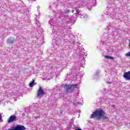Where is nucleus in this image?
Returning <instances> with one entry per match:
<instances>
[{"label":"nucleus","mask_w":130,"mask_h":130,"mask_svg":"<svg viewBox=\"0 0 130 130\" xmlns=\"http://www.w3.org/2000/svg\"><path fill=\"white\" fill-rule=\"evenodd\" d=\"M64 30V26H58V31H56L55 32V34L56 35H57V37H56V40H58V42L60 43L62 40H63V37H64V31L63 30Z\"/></svg>","instance_id":"1"},{"label":"nucleus","mask_w":130,"mask_h":130,"mask_svg":"<svg viewBox=\"0 0 130 130\" xmlns=\"http://www.w3.org/2000/svg\"><path fill=\"white\" fill-rule=\"evenodd\" d=\"M78 86H79V84L72 85L65 84L64 85H62L64 90H66V93H73V92H74V90H75L76 88H78Z\"/></svg>","instance_id":"2"},{"label":"nucleus","mask_w":130,"mask_h":130,"mask_svg":"<svg viewBox=\"0 0 130 130\" xmlns=\"http://www.w3.org/2000/svg\"><path fill=\"white\" fill-rule=\"evenodd\" d=\"M105 113L104 112V111H103L101 109H98L95 110L94 112L91 115L90 118H95L96 116H103L104 118H107L105 116Z\"/></svg>","instance_id":"3"},{"label":"nucleus","mask_w":130,"mask_h":130,"mask_svg":"<svg viewBox=\"0 0 130 130\" xmlns=\"http://www.w3.org/2000/svg\"><path fill=\"white\" fill-rule=\"evenodd\" d=\"M78 48L79 49V60H83L84 58H85V56H87V53L84 52L85 51V50L82 47H78Z\"/></svg>","instance_id":"4"},{"label":"nucleus","mask_w":130,"mask_h":130,"mask_svg":"<svg viewBox=\"0 0 130 130\" xmlns=\"http://www.w3.org/2000/svg\"><path fill=\"white\" fill-rule=\"evenodd\" d=\"M67 101L68 102L72 103V104H74V105H76L79 103V102H78V99L75 100V98L74 97H69L68 99H67Z\"/></svg>","instance_id":"5"},{"label":"nucleus","mask_w":130,"mask_h":130,"mask_svg":"<svg viewBox=\"0 0 130 130\" xmlns=\"http://www.w3.org/2000/svg\"><path fill=\"white\" fill-rule=\"evenodd\" d=\"M44 94H45V92H44V90H43V89H42V87L41 86H39V89L37 92L38 97H42V96H43Z\"/></svg>","instance_id":"6"},{"label":"nucleus","mask_w":130,"mask_h":130,"mask_svg":"<svg viewBox=\"0 0 130 130\" xmlns=\"http://www.w3.org/2000/svg\"><path fill=\"white\" fill-rule=\"evenodd\" d=\"M17 121V116L15 115H11L8 120V123Z\"/></svg>","instance_id":"7"},{"label":"nucleus","mask_w":130,"mask_h":130,"mask_svg":"<svg viewBox=\"0 0 130 130\" xmlns=\"http://www.w3.org/2000/svg\"><path fill=\"white\" fill-rule=\"evenodd\" d=\"M15 130H25L26 127L23 126V125H17L15 127H14Z\"/></svg>","instance_id":"8"},{"label":"nucleus","mask_w":130,"mask_h":130,"mask_svg":"<svg viewBox=\"0 0 130 130\" xmlns=\"http://www.w3.org/2000/svg\"><path fill=\"white\" fill-rule=\"evenodd\" d=\"M62 15L64 17H67V19L69 20H68L69 22H73V17L71 18L70 16H69V13L64 12Z\"/></svg>","instance_id":"9"},{"label":"nucleus","mask_w":130,"mask_h":130,"mask_svg":"<svg viewBox=\"0 0 130 130\" xmlns=\"http://www.w3.org/2000/svg\"><path fill=\"white\" fill-rule=\"evenodd\" d=\"M123 78L127 81H130V71L124 73L123 74Z\"/></svg>","instance_id":"10"},{"label":"nucleus","mask_w":130,"mask_h":130,"mask_svg":"<svg viewBox=\"0 0 130 130\" xmlns=\"http://www.w3.org/2000/svg\"><path fill=\"white\" fill-rule=\"evenodd\" d=\"M15 42V39L10 38L7 40L8 44H13Z\"/></svg>","instance_id":"11"},{"label":"nucleus","mask_w":130,"mask_h":130,"mask_svg":"<svg viewBox=\"0 0 130 130\" xmlns=\"http://www.w3.org/2000/svg\"><path fill=\"white\" fill-rule=\"evenodd\" d=\"M81 14H82V11L78 9L76 10V16H81Z\"/></svg>","instance_id":"12"},{"label":"nucleus","mask_w":130,"mask_h":130,"mask_svg":"<svg viewBox=\"0 0 130 130\" xmlns=\"http://www.w3.org/2000/svg\"><path fill=\"white\" fill-rule=\"evenodd\" d=\"M35 80H32L31 81H30L29 86L30 88H32V87H33V86H34L35 85Z\"/></svg>","instance_id":"13"},{"label":"nucleus","mask_w":130,"mask_h":130,"mask_svg":"<svg viewBox=\"0 0 130 130\" xmlns=\"http://www.w3.org/2000/svg\"><path fill=\"white\" fill-rule=\"evenodd\" d=\"M35 21H36V25H37V26L38 27H40V23H39V20H38L37 18H36Z\"/></svg>","instance_id":"14"},{"label":"nucleus","mask_w":130,"mask_h":130,"mask_svg":"<svg viewBox=\"0 0 130 130\" xmlns=\"http://www.w3.org/2000/svg\"><path fill=\"white\" fill-rule=\"evenodd\" d=\"M53 64H54V66H55L56 67L57 66H59V62H58V61L56 60L55 59L54 60H53Z\"/></svg>","instance_id":"15"},{"label":"nucleus","mask_w":130,"mask_h":130,"mask_svg":"<svg viewBox=\"0 0 130 130\" xmlns=\"http://www.w3.org/2000/svg\"><path fill=\"white\" fill-rule=\"evenodd\" d=\"M99 74H100V71H97L95 72V74L94 75V78H98V77H99Z\"/></svg>","instance_id":"16"},{"label":"nucleus","mask_w":130,"mask_h":130,"mask_svg":"<svg viewBox=\"0 0 130 130\" xmlns=\"http://www.w3.org/2000/svg\"><path fill=\"white\" fill-rule=\"evenodd\" d=\"M49 24H50V25L51 26L53 25V24H54V19H50V21H49Z\"/></svg>","instance_id":"17"},{"label":"nucleus","mask_w":130,"mask_h":130,"mask_svg":"<svg viewBox=\"0 0 130 130\" xmlns=\"http://www.w3.org/2000/svg\"><path fill=\"white\" fill-rule=\"evenodd\" d=\"M67 67V63L63 62L62 63V69L63 70V69H66V68Z\"/></svg>","instance_id":"18"},{"label":"nucleus","mask_w":130,"mask_h":130,"mask_svg":"<svg viewBox=\"0 0 130 130\" xmlns=\"http://www.w3.org/2000/svg\"><path fill=\"white\" fill-rule=\"evenodd\" d=\"M105 58H109V59H113V57H111L110 56L106 55L105 56Z\"/></svg>","instance_id":"19"},{"label":"nucleus","mask_w":130,"mask_h":130,"mask_svg":"<svg viewBox=\"0 0 130 130\" xmlns=\"http://www.w3.org/2000/svg\"><path fill=\"white\" fill-rule=\"evenodd\" d=\"M94 4H93V3H91L90 5V7H95V6H96V4L95 3V2H93Z\"/></svg>","instance_id":"20"},{"label":"nucleus","mask_w":130,"mask_h":130,"mask_svg":"<svg viewBox=\"0 0 130 130\" xmlns=\"http://www.w3.org/2000/svg\"><path fill=\"white\" fill-rule=\"evenodd\" d=\"M8 130H15V128H14V127L13 128H10Z\"/></svg>","instance_id":"21"},{"label":"nucleus","mask_w":130,"mask_h":130,"mask_svg":"<svg viewBox=\"0 0 130 130\" xmlns=\"http://www.w3.org/2000/svg\"><path fill=\"white\" fill-rule=\"evenodd\" d=\"M76 44H77V46H79V45H80L81 44V43H76Z\"/></svg>","instance_id":"22"},{"label":"nucleus","mask_w":130,"mask_h":130,"mask_svg":"<svg viewBox=\"0 0 130 130\" xmlns=\"http://www.w3.org/2000/svg\"><path fill=\"white\" fill-rule=\"evenodd\" d=\"M104 91L106 93H108V90H106V89L105 88L104 89Z\"/></svg>","instance_id":"23"},{"label":"nucleus","mask_w":130,"mask_h":130,"mask_svg":"<svg viewBox=\"0 0 130 130\" xmlns=\"http://www.w3.org/2000/svg\"><path fill=\"white\" fill-rule=\"evenodd\" d=\"M75 130H81L80 128H76Z\"/></svg>","instance_id":"24"},{"label":"nucleus","mask_w":130,"mask_h":130,"mask_svg":"<svg viewBox=\"0 0 130 130\" xmlns=\"http://www.w3.org/2000/svg\"><path fill=\"white\" fill-rule=\"evenodd\" d=\"M26 12H27V10L25 9V10H24V11H23V13L25 14V13H26Z\"/></svg>","instance_id":"25"},{"label":"nucleus","mask_w":130,"mask_h":130,"mask_svg":"<svg viewBox=\"0 0 130 130\" xmlns=\"http://www.w3.org/2000/svg\"><path fill=\"white\" fill-rule=\"evenodd\" d=\"M80 18H84V15H81V16L80 17Z\"/></svg>","instance_id":"26"},{"label":"nucleus","mask_w":130,"mask_h":130,"mask_svg":"<svg viewBox=\"0 0 130 130\" xmlns=\"http://www.w3.org/2000/svg\"><path fill=\"white\" fill-rule=\"evenodd\" d=\"M2 115H1L0 114V120H2Z\"/></svg>","instance_id":"27"},{"label":"nucleus","mask_w":130,"mask_h":130,"mask_svg":"<svg viewBox=\"0 0 130 130\" xmlns=\"http://www.w3.org/2000/svg\"><path fill=\"white\" fill-rule=\"evenodd\" d=\"M29 2H35V0H28Z\"/></svg>","instance_id":"28"},{"label":"nucleus","mask_w":130,"mask_h":130,"mask_svg":"<svg viewBox=\"0 0 130 130\" xmlns=\"http://www.w3.org/2000/svg\"><path fill=\"white\" fill-rule=\"evenodd\" d=\"M107 84H111V82H107Z\"/></svg>","instance_id":"29"},{"label":"nucleus","mask_w":130,"mask_h":130,"mask_svg":"<svg viewBox=\"0 0 130 130\" xmlns=\"http://www.w3.org/2000/svg\"><path fill=\"white\" fill-rule=\"evenodd\" d=\"M112 107H115V105H112Z\"/></svg>","instance_id":"30"},{"label":"nucleus","mask_w":130,"mask_h":130,"mask_svg":"<svg viewBox=\"0 0 130 130\" xmlns=\"http://www.w3.org/2000/svg\"><path fill=\"white\" fill-rule=\"evenodd\" d=\"M49 8L51 9V6H50V5L49 6Z\"/></svg>","instance_id":"31"},{"label":"nucleus","mask_w":130,"mask_h":130,"mask_svg":"<svg viewBox=\"0 0 130 130\" xmlns=\"http://www.w3.org/2000/svg\"><path fill=\"white\" fill-rule=\"evenodd\" d=\"M74 12H75V10H72V13H74Z\"/></svg>","instance_id":"32"},{"label":"nucleus","mask_w":130,"mask_h":130,"mask_svg":"<svg viewBox=\"0 0 130 130\" xmlns=\"http://www.w3.org/2000/svg\"><path fill=\"white\" fill-rule=\"evenodd\" d=\"M73 43H74V44H75V43H76V42L74 41L73 42Z\"/></svg>","instance_id":"33"},{"label":"nucleus","mask_w":130,"mask_h":130,"mask_svg":"<svg viewBox=\"0 0 130 130\" xmlns=\"http://www.w3.org/2000/svg\"><path fill=\"white\" fill-rule=\"evenodd\" d=\"M38 16H40V13H39Z\"/></svg>","instance_id":"34"},{"label":"nucleus","mask_w":130,"mask_h":130,"mask_svg":"<svg viewBox=\"0 0 130 130\" xmlns=\"http://www.w3.org/2000/svg\"><path fill=\"white\" fill-rule=\"evenodd\" d=\"M90 6V4H87V7H88V6Z\"/></svg>","instance_id":"35"},{"label":"nucleus","mask_w":130,"mask_h":130,"mask_svg":"<svg viewBox=\"0 0 130 130\" xmlns=\"http://www.w3.org/2000/svg\"><path fill=\"white\" fill-rule=\"evenodd\" d=\"M64 32H67V30H65L64 31Z\"/></svg>","instance_id":"36"}]
</instances>
